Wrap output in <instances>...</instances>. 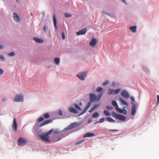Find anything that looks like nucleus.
I'll use <instances>...</instances> for the list:
<instances>
[{
    "instance_id": "obj_1",
    "label": "nucleus",
    "mask_w": 159,
    "mask_h": 159,
    "mask_svg": "<svg viewBox=\"0 0 159 159\" xmlns=\"http://www.w3.org/2000/svg\"><path fill=\"white\" fill-rule=\"evenodd\" d=\"M53 129H51L48 132H47L45 134L43 135L42 134H40L39 136L42 140L47 142H50V140L49 139L48 135L52 133L53 132Z\"/></svg>"
},
{
    "instance_id": "obj_2",
    "label": "nucleus",
    "mask_w": 159,
    "mask_h": 159,
    "mask_svg": "<svg viewBox=\"0 0 159 159\" xmlns=\"http://www.w3.org/2000/svg\"><path fill=\"white\" fill-rule=\"evenodd\" d=\"M113 116L115 118L117 119L122 121H124L126 119V118L121 115L117 114L114 111L112 112Z\"/></svg>"
},
{
    "instance_id": "obj_3",
    "label": "nucleus",
    "mask_w": 159,
    "mask_h": 159,
    "mask_svg": "<svg viewBox=\"0 0 159 159\" xmlns=\"http://www.w3.org/2000/svg\"><path fill=\"white\" fill-rule=\"evenodd\" d=\"M24 100V96L22 94H16L15 97L13 101L16 102H22Z\"/></svg>"
},
{
    "instance_id": "obj_4",
    "label": "nucleus",
    "mask_w": 159,
    "mask_h": 159,
    "mask_svg": "<svg viewBox=\"0 0 159 159\" xmlns=\"http://www.w3.org/2000/svg\"><path fill=\"white\" fill-rule=\"evenodd\" d=\"M27 140L26 139L22 138H20L18 140V145L19 146H23L26 143Z\"/></svg>"
},
{
    "instance_id": "obj_5",
    "label": "nucleus",
    "mask_w": 159,
    "mask_h": 159,
    "mask_svg": "<svg viewBox=\"0 0 159 159\" xmlns=\"http://www.w3.org/2000/svg\"><path fill=\"white\" fill-rule=\"evenodd\" d=\"M120 91V89H118L115 90H113L109 89L108 90V93L109 94H115L118 93Z\"/></svg>"
},
{
    "instance_id": "obj_6",
    "label": "nucleus",
    "mask_w": 159,
    "mask_h": 159,
    "mask_svg": "<svg viewBox=\"0 0 159 159\" xmlns=\"http://www.w3.org/2000/svg\"><path fill=\"white\" fill-rule=\"evenodd\" d=\"M87 75L86 72L81 73L78 74L76 76L81 80H84L86 78Z\"/></svg>"
},
{
    "instance_id": "obj_7",
    "label": "nucleus",
    "mask_w": 159,
    "mask_h": 159,
    "mask_svg": "<svg viewBox=\"0 0 159 159\" xmlns=\"http://www.w3.org/2000/svg\"><path fill=\"white\" fill-rule=\"evenodd\" d=\"M121 96L125 98H128L129 97V95L127 92L125 90H122L121 93Z\"/></svg>"
},
{
    "instance_id": "obj_8",
    "label": "nucleus",
    "mask_w": 159,
    "mask_h": 159,
    "mask_svg": "<svg viewBox=\"0 0 159 159\" xmlns=\"http://www.w3.org/2000/svg\"><path fill=\"white\" fill-rule=\"evenodd\" d=\"M90 100L91 102L97 101V99L96 95L93 93H90L89 95Z\"/></svg>"
},
{
    "instance_id": "obj_9",
    "label": "nucleus",
    "mask_w": 159,
    "mask_h": 159,
    "mask_svg": "<svg viewBox=\"0 0 159 159\" xmlns=\"http://www.w3.org/2000/svg\"><path fill=\"white\" fill-rule=\"evenodd\" d=\"M13 122L12 125V127L14 131H16L17 129V125L16 123V120L15 118H14L13 119Z\"/></svg>"
},
{
    "instance_id": "obj_10",
    "label": "nucleus",
    "mask_w": 159,
    "mask_h": 159,
    "mask_svg": "<svg viewBox=\"0 0 159 159\" xmlns=\"http://www.w3.org/2000/svg\"><path fill=\"white\" fill-rule=\"evenodd\" d=\"M97 43V40L94 38H92L89 43V45L92 47H94Z\"/></svg>"
},
{
    "instance_id": "obj_11",
    "label": "nucleus",
    "mask_w": 159,
    "mask_h": 159,
    "mask_svg": "<svg viewBox=\"0 0 159 159\" xmlns=\"http://www.w3.org/2000/svg\"><path fill=\"white\" fill-rule=\"evenodd\" d=\"M77 126V123L74 122L71 123L69 126L66 128V130H69L73 129Z\"/></svg>"
},
{
    "instance_id": "obj_12",
    "label": "nucleus",
    "mask_w": 159,
    "mask_h": 159,
    "mask_svg": "<svg viewBox=\"0 0 159 159\" xmlns=\"http://www.w3.org/2000/svg\"><path fill=\"white\" fill-rule=\"evenodd\" d=\"M86 29H84L80 30L78 32H77L76 33V34L77 35H80L84 34H86Z\"/></svg>"
},
{
    "instance_id": "obj_13",
    "label": "nucleus",
    "mask_w": 159,
    "mask_h": 159,
    "mask_svg": "<svg viewBox=\"0 0 159 159\" xmlns=\"http://www.w3.org/2000/svg\"><path fill=\"white\" fill-rule=\"evenodd\" d=\"M13 18L15 20L19 22L20 20V18L19 16L16 13H13Z\"/></svg>"
},
{
    "instance_id": "obj_14",
    "label": "nucleus",
    "mask_w": 159,
    "mask_h": 159,
    "mask_svg": "<svg viewBox=\"0 0 159 159\" xmlns=\"http://www.w3.org/2000/svg\"><path fill=\"white\" fill-rule=\"evenodd\" d=\"M133 105L132 108L131 114L132 115H134L136 111V106L133 103H132Z\"/></svg>"
},
{
    "instance_id": "obj_15",
    "label": "nucleus",
    "mask_w": 159,
    "mask_h": 159,
    "mask_svg": "<svg viewBox=\"0 0 159 159\" xmlns=\"http://www.w3.org/2000/svg\"><path fill=\"white\" fill-rule=\"evenodd\" d=\"M90 105V103L89 102L86 107L84 108V109L82 111L81 113L80 114V115L83 114H84V113L86 112V111H87V110H88V109L89 108Z\"/></svg>"
},
{
    "instance_id": "obj_16",
    "label": "nucleus",
    "mask_w": 159,
    "mask_h": 159,
    "mask_svg": "<svg viewBox=\"0 0 159 159\" xmlns=\"http://www.w3.org/2000/svg\"><path fill=\"white\" fill-rule=\"evenodd\" d=\"M52 121V120L51 119L48 120H47L45 121L42 123L40 125V127L44 126L47 124H48L51 123Z\"/></svg>"
},
{
    "instance_id": "obj_17",
    "label": "nucleus",
    "mask_w": 159,
    "mask_h": 159,
    "mask_svg": "<svg viewBox=\"0 0 159 159\" xmlns=\"http://www.w3.org/2000/svg\"><path fill=\"white\" fill-rule=\"evenodd\" d=\"M69 110L70 112L75 114H77L78 113V111L72 107H69Z\"/></svg>"
},
{
    "instance_id": "obj_18",
    "label": "nucleus",
    "mask_w": 159,
    "mask_h": 159,
    "mask_svg": "<svg viewBox=\"0 0 159 159\" xmlns=\"http://www.w3.org/2000/svg\"><path fill=\"white\" fill-rule=\"evenodd\" d=\"M95 135V134L93 133H88L85 134L84 136V137H91Z\"/></svg>"
},
{
    "instance_id": "obj_19",
    "label": "nucleus",
    "mask_w": 159,
    "mask_h": 159,
    "mask_svg": "<svg viewBox=\"0 0 159 159\" xmlns=\"http://www.w3.org/2000/svg\"><path fill=\"white\" fill-rule=\"evenodd\" d=\"M33 39L36 42L39 43H42L43 42V41L42 39H40L36 37L34 38Z\"/></svg>"
},
{
    "instance_id": "obj_20",
    "label": "nucleus",
    "mask_w": 159,
    "mask_h": 159,
    "mask_svg": "<svg viewBox=\"0 0 159 159\" xmlns=\"http://www.w3.org/2000/svg\"><path fill=\"white\" fill-rule=\"evenodd\" d=\"M53 24H54V27L57 29V20H56V17L55 15V14H53Z\"/></svg>"
},
{
    "instance_id": "obj_21",
    "label": "nucleus",
    "mask_w": 159,
    "mask_h": 159,
    "mask_svg": "<svg viewBox=\"0 0 159 159\" xmlns=\"http://www.w3.org/2000/svg\"><path fill=\"white\" fill-rule=\"evenodd\" d=\"M120 101L121 103L124 105H126L127 106H128V104L124 100L121 98H119Z\"/></svg>"
},
{
    "instance_id": "obj_22",
    "label": "nucleus",
    "mask_w": 159,
    "mask_h": 159,
    "mask_svg": "<svg viewBox=\"0 0 159 159\" xmlns=\"http://www.w3.org/2000/svg\"><path fill=\"white\" fill-rule=\"evenodd\" d=\"M137 27L136 26H131L129 27V29L131 30L133 33H135L136 32Z\"/></svg>"
},
{
    "instance_id": "obj_23",
    "label": "nucleus",
    "mask_w": 159,
    "mask_h": 159,
    "mask_svg": "<svg viewBox=\"0 0 159 159\" xmlns=\"http://www.w3.org/2000/svg\"><path fill=\"white\" fill-rule=\"evenodd\" d=\"M112 105L116 107V108L118 107V106L117 104V103L116 102L114 101H112Z\"/></svg>"
},
{
    "instance_id": "obj_24",
    "label": "nucleus",
    "mask_w": 159,
    "mask_h": 159,
    "mask_svg": "<svg viewBox=\"0 0 159 159\" xmlns=\"http://www.w3.org/2000/svg\"><path fill=\"white\" fill-rule=\"evenodd\" d=\"M106 119L109 122H115V120L110 117H107Z\"/></svg>"
},
{
    "instance_id": "obj_25",
    "label": "nucleus",
    "mask_w": 159,
    "mask_h": 159,
    "mask_svg": "<svg viewBox=\"0 0 159 159\" xmlns=\"http://www.w3.org/2000/svg\"><path fill=\"white\" fill-rule=\"evenodd\" d=\"M74 106L75 108L78 110L79 111L81 110V109L80 108V107L78 106V105H77L76 104H74Z\"/></svg>"
},
{
    "instance_id": "obj_26",
    "label": "nucleus",
    "mask_w": 159,
    "mask_h": 159,
    "mask_svg": "<svg viewBox=\"0 0 159 159\" xmlns=\"http://www.w3.org/2000/svg\"><path fill=\"white\" fill-rule=\"evenodd\" d=\"M99 115L98 112H95L92 115V117L93 118H97L99 116Z\"/></svg>"
},
{
    "instance_id": "obj_27",
    "label": "nucleus",
    "mask_w": 159,
    "mask_h": 159,
    "mask_svg": "<svg viewBox=\"0 0 159 159\" xmlns=\"http://www.w3.org/2000/svg\"><path fill=\"white\" fill-rule=\"evenodd\" d=\"M54 61L57 64H58L59 63L60 59L58 58H55L54 59Z\"/></svg>"
},
{
    "instance_id": "obj_28",
    "label": "nucleus",
    "mask_w": 159,
    "mask_h": 159,
    "mask_svg": "<svg viewBox=\"0 0 159 159\" xmlns=\"http://www.w3.org/2000/svg\"><path fill=\"white\" fill-rule=\"evenodd\" d=\"M104 113L106 116H110L111 115L110 113L107 110H104Z\"/></svg>"
},
{
    "instance_id": "obj_29",
    "label": "nucleus",
    "mask_w": 159,
    "mask_h": 159,
    "mask_svg": "<svg viewBox=\"0 0 159 159\" xmlns=\"http://www.w3.org/2000/svg\"><path fill=\"white\" fill-rule=\"evenodd\" d=\"M44 120V118L43 117H41L38 118L37 119V121L38 122H40Z\"/></svg>"
},
{
    "instance_id": "obj_30",
    "label": "nucleus",
    "mask_w": 159,
    "mask_h": 159,
    "mask_svg": "<svg viewBox=\"0 0 159 159\" xmlns=\"http://www.w3.org/2000/svg\"><path fill=\"white\" fill-rule=\"evenodd\" d=\"M116 109L118 112L120 113H122V112H123V109H122L120 108H119V107H118L116 108Z\"/></svg>"
},
{
    "instance_id": "obj_31",
    "label": "nucleus",
    "mask_w": 159,
    "mask_h": 159,
    "mask_svg": "<svg viewBox=\"0 0 159 159\" xmlns=\"http://www.w3.org/2000/svg\"><path fill=\"white\" fill-rule=\"evenodd\" d=\"M103 90V89L102 88L100 87H98L96 89V91L97 92H99L102 91Z\"/></svg>"
},
{
    "instance_id": "obj_32",
    "label": "nucleus",
    "mask_w": 159,
    "mask_h": 159,
    "mask_svg": "<svg viewBox=\"0 0 159 159\" xmlns=\"http://www.w3.org/2000/svg\"><path fill=\"white\" fill-rule=\"evenodd\" d=\"M44 117L45 118L47 119L50 116L48 114L46 113L44 115Z\"/></svg>"
},
{
    "instance_id": "obj_33",
    "label": "nucleus",
    "mask_w": 159,
    "mask_h": 159,
    "mask_svg": "<svg viewBox=\"0 0 159 159\" xmlns=\"http://www.w3.org/2000/svg\"><path fill=\"white\" fill-rule=\"evenodd\" d=\"M102 94H103L102 92L101 93H100L99 95L98 98V99H97V101H98L100 100L101 98L102 97Z\"/></svg>"
},
{
    "instance_id": "obj_34",
    "label": "nucleus",
    "mask_w": 159,
    "mask_h": 159,
    "mask_svg": "<svg viewBox=\"0 0 159 159\" xmlns=\"http://www.w3.org/2000/svg\"><path fill=\"white\" fill-rule=\"evenodd\" d=\"M8 55L10 57H12V56H13L15 55V54L13 52H12L10 53H8Z\"/></svg>"
},
{
    "instance_id": "obj_35",
    "label": "nucleus",
    "mask_w": 159,
    "mask_h": 159,
    "mask_svg": "<svg viewBox=\"0 0 159 159\" xmlns=\"http://www.w3.org/2000/svg\"><path fill=\"white\" fill-rule=\"evenodd\" d=\"M104 119H105L104 118H101L99 120V122H98V121L96 123H99V122H100V123L103 122L104 121Z\"/></svg>"
},
{
    "instance_id": "obj_36",
    "label": "nucleus",
    "mask_w": 159,
    "mask_h": 159,
    "mask_svg": "<svg viewBox=\"0 0 159 159\" xmlns=\"http://www.w3.org/2000/svg\"><path fill=\"white\" fill-rule=\"evenodd\" d=\"M64 14H65V17H71V15L69 14H68L66 13H65Z\"/></svg>"
},
{
    "instance_id": "obj_37",
    "label": "nucleus",
    "mask_w": 159,
    "mask_h": 159,
    "mask_svg": "<svg viewBox=\"0 0 159 159\" xmlns=\"http://www.w3.org/2000/svg\"><path fill=\"white\" fill-rule=\"evenodd\" d=\"M108 83L109 81L108 80H107L103 82L102 84L103 85L105 86L108 84Z\"/></svg>"
},
{
    "instance_id": "obj_38",
    "label": "nucleus",
    "mask_w": 159,
    "mask_h": 159,
    "mask_svg": "<svg viewBox=\"0 0 159 159\" xmlns=\"http://www.w3.org/2000/svg\"><path fill=\"white\" fill-rule=\"evenodd\" d=\"M106 108L108 110H111L112 109V107L111 106H108L106 107Z\"/></svg>"
},
{
    "instance_id": "obj_39",
    "label": "nucleus",
    "mask_w": 159,
    "mask_h": 159,
    "mask_svg": "<svg viewBox=\"0 0 159 159\" xmlns=\"http://www.w3.org/2000/svg\"><path fill=\"white\" fill-rule=\"evenodd\" d=\"M62 37L63 39H65V35L64 33L63 32H62Z\"/></svg>"
},
{
    "instance_id": "obj_40",
    "label": "nucleus",
    "mask_w": 159,
    "mask_h": 159,
    "mask_svg": "<svg viewBox=\"0 0 159 159\" xmlns=\"http://www.w3.org/2000/svg\"><path fill=\"white\" fill-rule=\"evenodd\" d=\"M99 106V105H98V104L95 105H94V106L93 107L94 108V109H96Z\"/></svg>"
},
{
    "instance_id": "obj_41",
    "label": "nucleus",
    "mask_w": 159,
    "mask_h": 159,
    "mask_svg": "<svg viewBox=\"0 0 159 159\" xmlns=\"http://www.w3.org/2000/svg\"><path fill=\"white\" fill-rule=\"evenodd\" d=\"M0 59L2 60H3L5 59V58H4V57L2 55H0Z\"/></svg>"
},
{
    "instance_id": "obj_42",
    "label": "nucleus",
    "mask_w": 159,
    "mask_h": 159,
    "mask_svg": "<svg viewBox=\"0 0 159 159\" xmlns=\"http://www.w3.org/2000/svg\"><path fill=\"white\" fill-rule=\"evenodd\" d=\"M59 115L61 116L62 115V113L61 110H60L58 112Z\"/></svg>"
},
{
    "instance_id": "obj_43",
    "label": "nucleus",
    "mask_w": 159,
    "mask_h": 159,
    "mask_svg": "<svg viewBox=\"0 0 159 159\" xmlns=\"http://www.w3.org/2000/svg\"><path fill=\"white\" fill-rule=\"evenodd\" d=\"M157 105L159 103V95H157Z\"/></svg>"
},
{
    "instance_id": "obj_44",
    "label": "nucleus",
    "mask_w": 159,
    "mask_h": 159,
    "mask_svg": "<svg viewBox=\"0 0 159 159\" xmlns=\"http://www.w3.org/2000/svg\"><path fill=\"white\" fill-rule=\"evenodd\" d=\"M123 112L122 113H124V114H126L127 113V111L125 109H123Z\"/></svg>"
},
{
    "instance_id": "obj_45",
    "label": "nucleus",
    "mask_w": 159,
    "mask_h": 159,
    "mask_svg": "<svg viewBox=\"0 0 159 159\" xmlns=\"http://www.w3.org/2000/svg\"><path fill=\"white\" fill-rule=\"evenodd\" d=\"M3 70L2 69H0V75L3 74Z\"/></svg>"
},
{
    "instance_id": "obj_46",
    "label": "nucleus",
    "mask_w": 159,
    "mask_h": 159,
    "mask_svg": "<svg viewBox=\"0 0 159 159\" xmlns=\"http://www.w3.org/2000/svg\"><path fill=\"white\" fill-rule=\"evenodd\" d=\"M130 99L131 100L133 101V102H134L135 101V100H134V98L133 97H130Z\"/></svg>"
},
{
    "instance_id": "obj_47",
    "label": "nucleus",
    "mask_w": 159,
    "mask_h": 159,
    "mask_svg": "<svg viewBox=\"0 0 159 159\" xmlns=\"http://www.w3.org/2000/svg\"><path fill=\"white\" fill-rule=\"evenodd\" d=\"M47 29V27L46 26V25H45L43 28V30H44V31L46 32V30Z\"/></svg>"
},
{
    "instance_id": "obj_48",
    "label": "nucleus",
    "mask_w": 159,
    "mask_h": 159,
    "mask_svg": "<svg viewBox=\"0 0 159 159\" xmlns=\"http://www.w3.org/2000/svg\"><path fill=\"white\" fill-rule=\"evenodd\" d=\"M95 109L93 107L92 108H91V109H90V110L89 111V112H91L92 111L94 110Z\"/></svg>"
},
{
    "instance_id": "obj_49",
    "label": "nucleus",
    "mask_w": 159,
    "mask_h": 159,
    "mask_svg": "<svg viewBox=\"0 0 159 159\" xmlns=\"http://www.w3.org/2000/svg\"><path fill=\"white\" fill-rule=\"evenodd\" d=\"M109 131L118 132V131L117 129H110Z\"/></svg>"
},
{
    "instance_id": "obj_50",
    "label": "nucleus",
    "mask_w": 159,
    "mask_h": 159,
    "mask_svg": "<svg viewBox=\"0 0 159 159\" xmlns=\"http://www.w3.org/2000/svg\"><path fill=\"white\" fill-rule=\"evenodd\" d=\"M58 133V131H57V130L53 132V134H56V133Z\"/></svg>"
},
{
    "instance_id": "obj_51",
    "label": "nucleus",
    "mask_w": 159,
    "mask_h": 159,
    "mask_svg": "<svg viewBox=\"0 0 159 159\" xmlns=\"http://www.w3.org/2000/svg\"><path fill=\"white\" fill-rule=\"evenodd\" d=\"M4 47V46L0 44V49H1L2 48H3Z\"/></svg>"
},
{
    "instance_id": "obj_52",
    "label": "nucleus",
    "mask_w": 159,
    "mask_h": 159,
    "mask_svg": "<svg viewBox=\"0 0 159 159\" xmlns=\"http://www.w3.org/2000/svg\"><path fill=\"white\" fill-rule=\"evenodd\" d=\"M6 99H7L6 98H3L2 100L3 101H5L6 100Z\"/></svg>"
},
{
    "instance_id": "obj_53",
    "label": "nucleus",
    "mask_w": 159,
    "mask_h": 159,
    "mask_svg": "<svg viewBox=\"0 0 159 159\" xmlns=\"http://www.w3.org/2000/svg\"><path fill=\"white\" fill-rule=\"evenodd\" d=\"M60 139L59 138L57 140H54V142H56L57 141L59 140Z\"/></svg>"
},
{
    "instance_id": "obj_54",
    "label": "nucleus",
    "mask_w": 159,
    "mask_h": 159,
    "mask_svg": "<svg viewBox=\"0 0 159 159\" xmlns=\"http://www.w3.org/2000/svg\"><path fill=\"white\" fill-rule=\"evenodd\" d=\"M124 3H126L125 0H121Z\"/></svg>"
},
{
    "instance_id": "obj_55",
    "label": "nucleus",
    "mask_w": 159,
    "mask_h": 159,
    "mask_svg": "<svg viewBox=\"0 0 159 159\" xmlns=\"http://www.w3.org/2000/svg\"><path fill=\"white\" fill-rule=\"evenodd\" d=\"M16 2L18 3L19 2V0H16Z\"/></svg>"
},
{
    "instance_id": "obj_56",
    "label": "nucleus",
    "mask_w": 159,
    "mask_h": 159,
    "mask_svg": "<svg viewBox=\"0 0 159 159\" xmlns=\"http://www.w3.org/2000/svg\"><path fill=\"white\" fill-rule=\"evenodd\" d=\"M80 105H81V106H82V103H81V102H80Z\"/></svg>"
},
{
    "instance_id": "obj_57",
    "label": "nucleus",
    "mask_w": 159,
    "mask_h": 159,
    "mask_svg": "<svg viewBox=\"0 0 159 159\" xmlns=\"http://www.w3.org/2000/svg\"><path fill=\"white\" fill-rule=\"evenodd\" d=\"M102 12H103V13H106L105 12V11H102Z\"/></svg>"
},
{
    "instance_id": "obj_58",
    "label": "nucleus",
    "mask_w": 159,
    "mask_h": 159,
    "mask_svg": "<svg viewBox=\"0 0 159 159\" xmlns=\"http://www.w3.org/2000/svg\"><path fill=\"white\" fill-rule=\"evenodd\" d=\"M31 15L32 16V13H31Z\"/></svg>"
}]
</instances>
